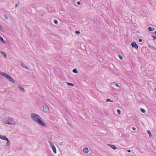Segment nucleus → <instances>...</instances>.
Here are the masks:
<instances>
[{"instance_id":"2eb2a0df","label":"nucleus","mask_w":156,"mask_h":156,"mask_svg":"<svg viewBox=\"0 0 156 156\" xmlns=\"http://www.w3.org/2000/svg\"><path fill=\"white\" fill-rule=\"evenodd\" d=\"M147 133L149 135V136H152L151 133V131H150V130H147Z\"/></svg>"},{"instance_id":"b1692460","label":"nucleus","mask_w":156,"mask_h":156,"mask_svg":"<svg viewBox=\"0 0 156 156\" xmlns=\"http://www.w3.org/2000/svg\"><path fill=\"white\" fill-rule=\"evenodd\" d=\"M4 18L6 19H8V17L7 16V15L5 14H4L3 15Z\"/></svg>"},{"instance_id":"72a5a7b5","label":"nucleus","mask_w":156,"mask_h":156,"mask_svg":"<svg viewBox=\"0 0 156 156\" xmlns=\"http://www.w3.org/2000/svg\"><path fill=\"white\" fill-rule=\"evenodd\" d=\"M132 129L133 130H135L136 128L135 127H132Z\"/></svg>"},{"instance_id":"aec40b11","label":"nucleus","mask_w":156,"mask_h":156,"mask_svg":"<svg viewBox=\"0 0 156 156\" xmlns=\"http://www.w3.org/2000/svg\"><path fill=\"white\" fill-rule=\"evenodd\" d=\"M115 85L116 87L119 88L120 87V85H119L118 83H115L114 84Z\"/></svg>"},{"instance_id":"f03ea898","label":"nucleus","mask_w":156,"mask_h":156,"mask_svg":"<svg viewBox=\"0 0 156 156\" xmlns=\"http://www.w3.org/2000/svg\"><path fill=\"white\" fill-rule=\"evenodd\" d=\"M0 74H1L2 76H4L5 78H6L10 82L14 83H15V81L10 76L8 75L6 73H5L0 72Z\"/></svg>"},{"instance_id":"4468645a","label":"nucleus","mask_w":156,"mask_h":156,"mask_svg":"<svg viewBox=\"0 0 156 156\" xmlns=\"http://www.w3.org/2000/svg\"><path fill=\"white\" fill-rule=\"evenodd\" d=\"M140 111L142 113H144L145 112V110L144 109L142 108H140Z\"/></svg>"},{"instance_id":"c9c22d12","label":"nucleus","mask_w":156,"mask_h":156,"mask_svg":"<svg viewBox=\"0 0 156 156\" xmlns=\"http://www.w3.org/2000/svg\"><path fill=\"white\" fill-rule=\"evenodd\" d=\"M18 6V4H16L15 5V7L16 8Z\"/></svg>"},{"instance_id":"c85d7f7f","label":"nucleus","mask_w":156,"mask_h":156,"mask_svg":"<svg viewBox=\"0 0 156 156\" xmlns=\"http://www.w3.org/2000/svg\"><path fill=\"white\" fill-rule=\"evenodd\" d=\"M152 37L153 38V40H154L155 39H156V37L154 36H152Z\"/></svg>"},{"instance_id":"cd10ccee","label":"nucleus","mask_w":156,"mask_h":156,"mask_svg":"<svg viewBox=\"0 0 156 156\" xmlns=\"http://www.w3.org/2000/svg\"><path fill=\"white\" fill-rule=\"evenodd\" d=\"M148 47H150V48H154V49H156V48H154V47H152V46H151V45H148Z\"/></svg>"},{"instance_id":"7ed1b4c3","label":"nucleus","mask_w":156,"mask_h":156,"mask_svg":"<svg viewBox=\"0 0 156 156\" xmlns=\"http://www.w3.org/2000/svg\"><path fill=\"white\" fill-rule=\"evenodd\" d=\"M0 139L3 140H6L7 142L6 145L7 146H9L10 144V142L7 138L4 135H0Z\"/></svg>"},{"instance_id":"ddd939ff","label":"nucleus","mask_w":156,"mask_h":156,"mask_svg":"<svg viewBox=\"0 0 156 156\" xmlns=\"http://www.w3.org/2000/svg\"><path fill=\"white\" fill-rule=\"evenodd\" d=\"M67 84L70 86L73 87L74 85V84L72 83L67 82Z\"/></svg>"},{"instance_id":"c756f323","label":"nucleus","mask_w":156,"mask_h":156,"mask_svg":"<svg viewBox=\"0 0 156 156\" xmlns=\"http://www.w3.org/2000/svg\"><path fill=\"white\" fill-rule=\"evenodd\" d=\"M59 145L61 146L63 145V143L62 142H61L59 143Z\"/></svg>"},{"instance_id":"5701e85b","label":"nucleus","mask_w":156,"mask_h":156,"mask_svg":"<svg viewBox=\"0 0 156 156\" xmlns=\"http://www.w3.org/2000/svg\"><path fill=\"white\" fill-rule=\"evenodd\" d=\"M106 102H108V101L113 102V101H112L110 99L108 98V99H106Z\"/></svg>"},{"instance_id":"4be33fe9","label":"nucleus","mask_w":156,"mask_h":156,"mask_svg":"<svg viewBox=\"0 0 156 156\" xmlns=\"http://www.w3.org/2000/svg\"><path fill=\"white\" fill-rule=\"evenodd\" d=\"M117 112L118 113V114L120 115L121 113V111L119 109H117Z\"/></svg>"},{"instance_id":"a878e982","label":"nucleus","mask_w":156,"mask_h":156,"mask_svg":"<svg viewBox=\"0 0 156 156\" xmlns=\"http://www.w3.org/2000/svg\"><path fill=\"white\" fill-rule=\"evenodd\" d=\"M119 57L120 59L121 60L123 58V57H122V56L121 55H119Z\"/></svg>"},{"instance_id":"9b49d317","label":"nucleus","mask_w":156,"mask_h":156,"mask_svg":"<svg viewBox=\"0 0 156 156\" xmlns=\"http://www.w3.org/2000/svg\"><path fill=\"white\" fill-rule=\"evenodd\" d=\"M83 151L85 153H87L89 152L88 149L87 147H85L83 149Z\"/></svg>"},{"instance_id":"dca6fc26","label":"nucleus","mask_w":156,"mask_h":156,"mask_svg":"<svg viewBox=\"0 0 156 156\" xmlns=\"http://www.w3.org/2000/svg\"><path fill=\"white\" fill-rule=\"evenodd\" d=\"M73 72L75 73H78V71H77V69H73Z\"/></svg>"},{"instance_id":"1a4fd4ad","label":"nucleus","mask_w":156,"mask_h":156,"mask_svg":"<svg viewBox=\"0 0 156 156\" xmlns=\"http://www.w3.org/2000/svg\"><path fill=\"white\" fill-rule=\"evenodd\" d=\"M108 145L110 146V147L114 150H115L117 148L116 147L115 145L111 144H108Z\"/></svg>"},{"instance_id":"f704fd0d","label":"nucleus","mask_w":156,"mask_h":156,"mask_svg":"<svg viewBox=\"0 0 156 156\" xmlns=\"http://www.w3.org/2000/svg\"><path fill=\"white\" fill-rule=\"evenodd\" d=\"M127 151L128 152H130L131 151L130 150H127Z\"/></svg>"},{"instance_id":"f8f14e48","label":"nucleus","mask_w":156,"mask_h":156,"mask_svg":"<svg viewBox=\"0 0 156 156\" xmlns=\"http://www.w3.org/2000/svg\"><path fill=\"white\" fill-rule=\"evenodd\" d=\"M0 40L1 42H3L4 44H6V42L4 40L3 38L0 36Z\"/></svg>"},{"instance_id":"20e7f679","label":"nucleus","mask_w":156,"mask_h":156,"mask_svg":"<svg viewBox=\"0 0 156 156\" xmlns=\"http://www.w3.org/2000/svg\"><path fill=\"white\" fill-rule=\"evenodd\" d=\"M13 121V119L8 117L7 119L4 121V123L5 124H12Z\"/></svg>"},{"instance_id":"a211bd4d","label":"nucleus","mask_w":156,"mask_h":156,"mask_svg":"<svg viewBox=\"0 0 156 156\" xmlns=\"http://www.w3.org/2000/svg\"><path fill=\"white\" fill-rule=\"evenodd\" d=\"M67 124L69 125L72 128L73 127L72 124L70 122H68Z\"/></svg>"},{"instance_id":"6e6552de","label":"nucleus","mask_w":156,"mask_h":156,"mask_svg":"<svg viewBox=\"0 0 156 156\" xmlns=\"http://www.w3.org/2000/svg\"><path fill=\"white\" fill-rule=\"evenodd\" d=\"M21 66L23 68L27 69H28L29 68L28 67L26 66L25 64H24L23 62H21Z\"/></svg>"},{"instance_id":"f3484780","label":"nucleus","mask_w":156,"mask_h":156,"mask_svg":"<svg viewBox=\"0 0 156 156\" xmlns=\"http://www.w3.org/2000/svg\"><path fill=\"white\" fill-rule=\"evenodd\" d=\"M1 53L3 54V56L5 58H6L7 56L5 52L3 51H1Z\"/></svg>"},{"instance_id":"393cba45","label":"nucleus","mask_w":156,"mask_h":156,"mask_svg":"<svg viewBox=\"0 0 156 156\" xmlns=\"http://www.w3.org/2000/svg\"><path fill=\"white\" fill-rule=\"evenodd\" d=\"M54 22L55 24H57L58 23V21L56 20H54Z\"/></svg>"},{"instance_id":"6ab92c4d","label":"nucleus","mask_w":156,"mask_h":156,"mask_svg":"<svg viewBox=\"0 0 156 156\" xmlns=\"http://www.w3.org/2000/svg\"><path fill=\"white\" fill-rule=\"evenodd\" d=\"M147 29L150 31H152V28L151 27H148L147 28Z\"/></svg>"},{"instance_id":"bb28decb","label":"nucleus","mask_w":156,"mask_h":156,"mask_svg":"<svg viewBox=\"0 0 156 156\" xmlns=\"http://www.w3.org/2000/svg\"><path fill=\"white\" fill-rule=\"evenodd\" d=\"M75 33L76 34H80V32L79 31H75Z\"/></svg>"},{"instance_id":"0eeeda50","label":"nucleus","mask_w":156,"mask_h":156,"mask_svg":"<svg viewBox=\"0 0 156 156\" xmlns=\"http://www.w3.org/2000/svg\"><path fill=\"white\" fill-rule=\"evenodd\" d=\"M43 110L44 112H48L49 111V107L47 106H44L43 107Z\"/></svg>"},{"instance_id":"e433bc0d","label":"nucleus","mask_w":156,"mask_h":156,"mask_svg":"<svg viewBox=\"0 0 156 156\" xmlns=\"http://www.w3.org/2000/svg\"><path fill=\"white\" fill-rule=\"evenodd\" d=\"M155 30L154 28H152V31L153 30Z\"/></svg>"},{"instance_id":"2f4dec72","label":"nucleus","mask_w":156,"mask_h":156,"mask_svg":"<svg viewBox=\"0 0 156 156\" xmlns=\"http://www.w3.org/2000/svg\"><path fill=\"white\" fill-rule=\"evenodd\" d=\"M138 41L140 42H141L142 41V39H139L138 40Z\"/></svg>"},{"instance_id":"423d86ee","label":"nucleus","mask_w":156,"mask_h":156,"mask_svg":"<svg viewBox=\"0 0 156 156\" xmlns=\"http://www.w3.org/2000/svg\"><path fill=\"white\" fill-rule=\"evenodd\" d=\"M131 46L133 48H134L136 49H137L138 48V46L136 44V43L135 42H133L131 44Z\"/></svg>"},{"instance_id":"9d476101","label":"nucleus","mask_w":156,"mask_h":156,"mask_svg":"<svg viewBox=\"0 0 156 156\" xmlns=\"http://www.w3.org/2000/svg\"><path fill=\"white\" fill-rule=\"evenodd\" d=\"M18 87L23 92H25V89L21 86H19Z\"/></svg>"},{"instance_id":"412c9836","label":"nucleus","mask_w":156,"mask_h":156,"mask_svg":"<svg viewBox=\"0 0 156 156\" xmlns=\"http://www.w3.org/2000/svg\"><path fill=\"white\" fill-rule=\"evenodd\" d=\"M0 30L2 32L4 31V30L3 29V28L2 27L0 24Z\"/></svg>"},{"instance_id":"473e14b6","label":"nucleus","mask_w":156,"mask_h":156,"mask_svg":"<svg viewBox=\"0 0 156 156\" xmlns=\"http://www.w3.org/2000/svg\"><path fill=\"white\" fill-rule=\"evenodd\" d=\"M77 4L78 5H80L81 4V2L80 1H78L77 2Z\"/></svg>"},{"instance_id":"7c9ffc66","label":"nucleus","mask_w":156,"mask_h":156,"mask_svg":"<svg viewBox=\"0 0 156 156\" xmlns=\"http://www.w3.org/2000/svg\"><path fill=\"white\" fill-rule=\"evenodd\" d=\"M152 34L154 35H156V31L154 32H153Z\"/></svg>"},{"instance_id":"f257e3e1","label":"nucleus","mask_w":156,"mask_h":156,"mask_svg":"<svg viewBox=\"0 0 156 156\" xmlns=\"http://www.w3.org/2000/svg\"><path fill=\"white\" fill-rule=\"evenodd\" d=\"M31 117L34 122H37L40 125L45 127H47V125L43 122V119L38 115L34 113H32L31 114Z\"/></svg>"},{"instance_id":"39448f33","label":"nucleus","mask_w":156,"mask_h":156,"mask_svg":"<svg viewBox=\"0 0 156 156\" xmlns=\"http://www.w3.org/2000/svg\"><path fill=\"white\" fill-rule=\"evenodd\" d=\"M49 143L50 144V147L52 148L54 153L55 154H56L57 153L55 147L54 145L52 142L49 141Z\"/></svg>"}]
</instances>
